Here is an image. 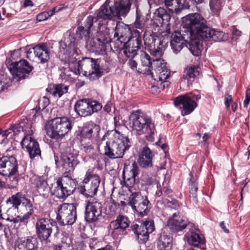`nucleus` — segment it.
<instances>
[{
	"label": "nucleus",
	"instance_id": "393cba45",
	"mask_svg": "<svg viewBox=\"0 0 250 250\" xmlns=\"http://www.w3.org/2000/svg\"><path fill=\"white\" fill-rule=\"evenodd\" d=\"M21 145L23 148H26L31 159L41 156V150L39 144L31 135H25L22 139Z\"/></svg>",
	"mask_w": 250,
	"mask_h": 250
},
{
	"label": "nucleus",
	"instance_id": "a878e982",
	"mask_svg": "<svg viewBox=\"0 0 250 250\" xmlns=\"http://www.w3.org/2000/svg\"><path fill=\"white\" fill-rule=\"evenodd\" d=\"M154 77L155 80L165 81L170 76V70L167 66V63L163 60H154Z\"/></svg>",
	"mask_w": 250,
	"mask_h": 250
},
{
	"label": "nucleus",
	"instance_id": "774afa93",
	"mask_svg": "<svg viewBox=\"0 0 250 250\" xmlns=\"http://www.w3.org/2000/svg\"><path fill=\"white\" fill-rule=\"evenodd\" d=\"M52 248L53 250H63L62 246L61 244L53 245Z\"/></svg>",
	"mask_w": 250,
	"mask_h": 250
},
{
	"label": "nucleus",
	"instance_id": "4d7b16f0",
	"mask_svg": "<svg viewBox=\"0 0 250 250\" xmlns=\"http://www.w3.org/2000/svg\"><path fill=\"white\" fill-rule=\"evenodd\" d=\"M198 188L196 183H192L190 185V193L192 195V197L195 199L197 198L196 192Z\"/></svg>",
	"mask_w": 250,
	"mask_h": 250
},
{
	"label": "nucleus",
	"instance_id": "dca6fc26",
	"mask_svg": "<svg viewBox=\"0 0 250 250\" xmlns=\"http://www.w3.org/2000/svg\"><path fill=\"white\" fill-rule=\"evenodd\" d=\"M131 228L138 238L143 243L148 240L149 234L155 229L154 221L151 219L146 220L140 225L134 224L131 226Z\"/></svg>",
	"mask_w": 250,
	"mask_h": 250
},
{
	"label": "nucleus",
	"instance_id": "7ed1b4c3",
	"mask_svg": "<svg viewBox=\"0 0 250 250\" xmlns=\"http://www.w3.org/2000/svg\"><path fill=\"white\" fill-rule=\"evenodd\" d=\"M129 124L136 135H144L147 141H154L156 132L155 125L151 118L146 114L140 110L133 111L129 116Z\"/></svg>",
	"mask_w": 250,
	"mask_h": 250
},
{
	"label": "nucleus",
	"instance_id": "473e14b6",
	"mask_svg": "<svg viewBox=\"0 0 250 250\" xmlns=\"http://www.w3.org/2000/svg\"><path fill=\"white\" fill-rule=\"evenodd\" d=\"M185 239L189 245L199 247L202 250L205 249V240L198 233L193 231L188 232L185 235Z\"/></svg>",
	"mask_w": 250,
	"mask_h": 250
},
{
	"label": "nucleus",
	"instance_id": "052dcab7",
	"mask_svg": "<svg viewBox=\"0 0 250 250\" xmlns=\"http://www.w3.org/2000/svg\"><path fill=\"white\" fill-rule=\"evenodd\" d=\"M250 102V89H247L246 92V98L244 101V106L247 107Z\"/></svg>",
	"mask_w": 250,
	"mask_h": 250
},
{
	"label": "nucleus",
	"instance_id": "a18cd8bd",
	"mask_svg": "<svg viewBox=\"0 0 250 250\" xmlns=\"http://www.w3.org/2000/svg\"><path fill=\"white\" fill-rule=\"evenodd\" d=\"M145 22L144 16L141 14L140 11L137 9L136 20L134 23V27L142 30V32H143L144 31Z\"/></svg>",
	"mask_w": 250,
	"mask_h": 250
},
{
	"label": "nucleus",
	"instance_id": "bb28decb",
	"mask_svg": "<svg viewBox=\"0 0 250 250\" xmlns=\"http://www.w3.org/2000/svg\"><path fill=\"white\" fill-rule=\"evenodd\" d=\"M139 56L141 62L142 68H139L138 72L143 74L146 73L148 74L149 73L152 77H153L154 60H156L157 59H152L148 54L143 51H140Z\"/></svg>",
	"mask_w": 250,
	"mask_h": 250
},
{
	"label": "nucleus",
	"instance_id": "f3484780",
	"mask_svg": "<svg viewBox=\"0 0 250 250\" xmlns=\"http://www.w3.org/2000/svg\"><path fill=\"white\" fill-rule=\"evenodd\" d=\"M130 221L127 217L120 214L116 219L110 222L109 227L111 234L114 239H117L119 235H123L125 230L129 227Z\"/></svg>",
	"mask_w": 250,
	"mask_h": 250
},
{
	"label": "nucleus",
	"instance_id": "58836bf2",
	"mask_svg": "<svg viewBox=\"0 0 250 250\" xmlns=\"http://www.w3.org/2000/svg\"><path fill=\"white\" fill-rule=\"evenodd\" d=\"M86 45L91 51L98 54H102L106 49V46L94 37L87 41Z\"/></svg>",
	"mask_w": 250,
	"mask_h": 250
},
{
	"label": "nucleus",
	"instance_id": "e433bc0d",
	"mask_svg": "<svg viewBox=\"0 0 250 250\" xmlns=\"http://www.w3.org/2000/svg\"><path fill=\"white\" fill-rule=\"evenodd\" d=\"M172 237L167 233H161L157 241L158 250H171L172 247Z\"/></svg>",
	"mask_w": 250,
	"mask_h": 250
},
{
	"label": "nucleus",
	"instance_id": "37998d69",
	"mask_svg": "<svg viewBox=\"0 0 250 250\" xmlns=\"http://www.w3.org/2000/svg\"><path fill=\"white\" fill-rule=\"evenodd\" d=\"M33 184L36 186L40 193L45 194L50 190L47 182L42 177H35L33 179Z\"/></svg>",
	"mask_w": 250,
	"mask_h": 250
},
{
	"label": "nucleus",
	"instance_id": "e2e57ef3",
	"mask_svg": "<svg viewBox=\"0 0 250 250\" xmlns=\"http://www.w3.org/2000/svg\"><path fill=\"white\" fill-rule=\"evenodd\" d=\"M142 180L146 182V184L151 185L153 182V178L152 177H148V178H146L145 177L144 175H143Z\"/></svg>",
	"mask_w": 250,
	"mask_h": 250
},
{
	"label": "nucleus",
	"instance_id": "a211bd4d",
	"mask_svg": "<svg viewBox=\"0 0 250 250\" xmlns=\"http://www.w3.org/2000/svg\"><path fill=\"white\" fill-rule=\"evenodd\" d=\"M33 67L30 66L28 62L24 60L12 63L9 67L11 73L15 77H17L18 80L24 79L28 77Z\"/></svg>",
	"mask_w": 250,
	"mask_h": 250
},
{
	"label": "nucleus",
	"instance_id": "13d9d810",
	"mask_svg": "<svg viewBox=\"0 0 250 250\" xmlns=\"http://www.w3.org/2000/svg\"><path fill=\"white\" fill-rule=\"evenodd\" d=\"M225 104L227 108L229 109L230 106V103L232 102V98L231 95H229V94H226L225 95Z\"/></svg>",
	"mask_w": 250,
	"mask_h": 250
},
{
	"label": "nucleus",
	"instance_id": "4468645a",
	"mask_svg": "<svg viewBox=\"0 0 250 250\" xmlns=\"http://www.w3.org/2000/svg\"><path fill=\"white\" fill-rule=\"evenodd\" d=\"M102 106L96 101L83 99L77 101L74 106L76 112L81 117H87L102 109Z\"/></svg>",
	"mask_w": 250,
	"mask_h": 250
},
{
	"label": "nucleus",
	"instance_id": "2f4dec72",
	"mask_svg": "<svg viewBox=\"0 0 250 250\" xmlns=\"http://www.w3.org/2000/svg\"><path fill=\"white\" fill-rule=\"evenodd\" d=\"M75 39L69 36L60 42V52L65 55L64 58L69 60V55L74 53L75 50Z\"/></svg>",
	"mask_w": 250,
	"mask_h": 250
},
{
	"label": "nucleus",
	"instance_id": "9b49d317",
	"mask_svg": "<svg viewBox=\"0 0 250 250\" xmlns=\"http://www.w3.org/2000/svg\"><path fill=\"white\" fill-rule=\"evenodd\" d=\"M128 204L140 217L147 215L151 207L147 197L142 196L140 192H133L130 195Z\"/></svg>",
	"mask_w": 250,
	"mask_h": 250
},
{
	"label": "nucleus",
	"instance_id": "412c9836",
	"mask_svg": "<svg viewBox=\"0 0 250 250\" xmlns=\"http://www.w3.org/2000/svg\"><path fill=\"white\" fill-rule=\"evenodd\" d=\"M78 157L77 153L74 151L72 152L71 150L69 151L64 152L62 154V165L64 173H69L74 171L75 167L80 163Z\"/></svg>",
	"mask_w": 250,
	"mask_h": 250
},
{
	"label": "nucleus",
	"instance_id": "cd10ccee",
	"mask_svg": "<svg viewBox=\"0 0 250 250\" xmlns=\"http://www.w3.org/2000/svg\"><path fill=\"white\" fill-rule=\"evenodd\" d=\"M38 242L33 236L18 238L15 245V250H38Z\"/></svg>",
	"mask_w": 250,
	"mask_h": 250
},
{
	"label": "nucleus",
	"instance_id": "bf43d9fd",
	"mask_svg": "<svg viewBox=\"0 0 250 250\" xmlns=\"http://www.w3.org/2000/svg\"><path fill=\"white\" fill-rule=\"evenodd\" d=\"M128 65L130 67L131 69L134 71H136L138 72V69H137V63L133 59H129L128 61Z\"/></svg>",
	"mask_w": 250,
	"mask_h": 250
},
{
	"label": "nucleus",
	"instance_id": "c85d7f7f",
	"mask_svg": "<svg viewBox=\"0 0 250 250\" xmlns=\"http://www.w3.org/2000/svg\"><path fill=\"white\" fill-rule=\"evenodd\" d=\"M131 29L128 25L122 21H118L115 29L114 39L116 38V43H120L121 45L129 38Z\"/></svg>",
	"mask_w": 250,
	"mask_h": 250
},
{
	"label": "nucleus",
	"instance_id": "49530a36",
	"mask_svg": "<svg viewBox=\"0 0 250 250\" xmlns=\"http://www.w3.org/2000/svg\"><path fill=\"white\" fill-rule=\"evenodd\" d=\"M22 198L21 199V204L22 206H24L27 212L25 214H29V216H31L33 212V207L31 201L25 197V196L21 193Z\"/></svg>",
	"mask_w": 250,
	"mask_h": 250
},
{
	"label": "nucleus",
	"instance_id": "338daca9",
	"mask_svg": "<svg viewBox=\"0 0 250 250\" xmlns=\"http://www.w3.org/2000/svg\"><path fill=\"white\" fill-rule=\"evenodd\" d=\"M220 226L221 228V229H222L224 230L225 232L227 233H228L229 232V230L228 229H227L226 228V227L225 225L224 221L220 223Z\"/></svg>",
	"mask_w": 250,
	"mask_h": 250
},
{
	"label": "nucleus",
	"instance_id": "39448f33",
	"mask_svg": "<svg viewBox=\"0 0 250 250\" xmlns=\"http://www.w3.org/2000/svg\"><path fill=\"white\" fill-rule=\"evenodd\" d=\"M113 136V138L106 143L104 155L112 159L122 158L130 146L129 140L117 130L114 131Z\"/></svg>",
	"mask_w": 250,
	"mask_h": 250
},
{
	"label": "nucleus",
	"instance_id": "5701e85b",
	"mask_svg": "<svg viewBox=\"0 0 250 250\" xmlns=\"http://www.w3.org/2000/svg\"><path fill=\"white\" fill-rule=\"evenodd\" d=\"M102 205L98 202L88 203L85 207V219L92 223L100 219L102 217Z\"/></svg>",
	"mask_w": 250,
	"mask_h": 250
},
{
	"label": "nucleus",
	"instance_id": "864d4df0",
	"mask_svg": "<svg viewBox=\"0 0 250 250\" xmlns=\"http://www.w3.org/2000/svg\"><path fill=\"white\" fill-rule=\"evenodd\" d=\"M30 217L28 214H24L23 216L18 215L16 217H14L13 220H12V222L14 223H22L24 225H25L27 223V220Z\"/></svg>",
	"mask_w": 250,
	"mask_h": 250
},
{
	"label": "nucleus",
	"instance_id": "3c124183",
	"mask_svg": "<svg viewBox=\"0 0 250 250\" xmlns=\"http://www.w3.org/2000/svg\"><path fill=\"white\" fill-rule=\"evenodd\" d=\"M59 9L57 10L56 8H54L52 10L48 12H43L38 15L37 20L39 21H42L46 20L48 17L52 16Z\"/></svg>",
	"mask_w": 250,
	"mask_h": 250
},
{
	"label": "nucleus",
	"instance_id": "7c9ffc66",
	"mask_svg": "<svg viewBox=\"0 0 250 250\" xmlns=\"http://www.w3.org/2000/svg\"><path fill=\"white\" fill-rule=\"evenodd\" d=\"M94 19L93 16H89L85 21V27L79 26L77 28V36L81 39H84L86 43L90 39V29L95 23Z\"/></svg>",
	"mask_w": 250,
	"mask_h": 250
},
{
	"label": "nucleus",
	"instance_id": "b1692460",
	"mask_svg": "<svg viewBox=\"0 0 250 250\" xmlns=\"http://www.w3.org/2000/svg\"><path fill=\"white\" fill-rule=\"evenodd\" d=\"M175 106L182 105L185 114L191 113L197 106V103L192 99L190 94L181 95L176 97L174 101Z\"/></svg>",
	"mask_w": 250,
	"mask_h": 250
},
{
	"label": "nucleus",
	"instance_id": "a19ab883",
	"mask_svg": "<svg viewBox=\"0 0 250 250\" xmlns=\"http://www.w3.org/2000/svg\"><path fill=\"white\" fill-rule=\"evenodd\" d=\"M144 41L145 47L147 50L162 44L161 40L154 35L144 34Z\"/></svg>",
	"mask_w": 250,
	"mask_h": 250
},
{
	"label": "nucleus",
	"instance_id": "c9c22d12",
	"mask_svg": "<svg viewBox=\"0 0 250 250\" xmlns=\"http://www.w3.org/2000/svg\"><path fill=\"white\" fill-rule=\"evenodd\" d=\"M100 130L99 126L95 124H86L81 132L82 140L84 139L90 140L95 136H97Z\"/></svg>",
	"mask_w": 250,
	"mask_h": 250
},
{
	"label": "nucleus",
	"instance_id": "f03ea898",
	"mask_svg": "<svg viewBox=\"0 0 250 250\" xmlns=\"http://www.w3.org/2000/svg\"><path fill=\"white\" fill-rule=\"evenodd\" d=\"M200 21V24L204 21L201 15L198 13L189 14L182 18L183 29L180 31H175L171 35L170 45L175 53H179L184 46H187L188 41L192 36V33L199 34L197 30L198 24L196 22Z\"/></svg>",
	"mask_w": 250,
	"mask_h": 250
},
{
	"label": "nucleus",
	"instance_id": "72a5a7b5",
	"mask_svg": "<svg viewBox=\"0 0 250 250\" xmlns=\"http://www.w3.org/2000/svg\"><path fill=\"white\" fill-rule=\"evenodd\" d=\"M165 3L170 11L176 13L180 12L182 9L189 8L187 0H165Z\"/></svg>",
	"mask_w": 250,
	"mask_h": 250
},
{
	"label": "nucleus",
	"instance_id": "6e6552de",
	"mask_svg": "<svg viewBox=\"0 0 250 250\" xmlns=\"http://www.w3.org/2000/svg\"><path fill=\"white\" fill-rule=\"evenodd\" d=\"M77 69L72 71L75 74L81 73L91 81L99 79L102 75V71L99 64L96 61L89 58H85L75 63Z\"/></svg>",
	"mask_w": 250,
	"mask_h": 250
},
{
	"label": "nucleus",
	"instance_id": "8fccbe9b",
	"mask_svg": "<svg viewBox=\"0 0 250 250\" xmlns=\"http://www.w3.org/2000/svg\"><path fill=\"white\" fill-rule=\"evenodd\" d=\"M223 6L222 0H210L209 6L211 10L214 13L218 12Z\"/></svg>",
	"mask_w": 250,
	"mask_h": 250
},
{
	"label": "nucleus",
	"instance_id": "20e7f679",
	"mask_svg": "<svg viewBox=\"0 0 250 250\" xmlns=\"http://www.w3.org/2000/svg\"><path fill=\"white\" fill-rule=\"evenodd\" d=\"M131 5L130 0H121L119 2H114L112 6L103 4L96 13V16H93L94 23H96L100 20V21H102L103 20H111L113 18L125 17L129 11Z\"/></svg>",
	"mask_w": 250,
	"mask_h": 250
},
{
	"label": "nucleus",
	"instance_id": "680f3d73",
	"mask_svg": "<svg viewBox=\"0 0 250 250\" xmlns=\"http://www.w3.org/2000/svg\"><path fill=\"white\" fill-rule=\"evenodd\" d=\"M232 34L233 35V38H235V40H237L238 38L241 36V32L238 29L234 28L232 31Z\"/></svg>",
	"mask_w": 250,
	"mask_h": 250
},
{
	"label": "nucleus",
	"instance_id": "f257e3e1",
	"mask_svg": "<svg viewBox=\"0 0 250 250\" xmlns=\"http://www.w3.org/2000/svg\"><path fill=\"white\" fill-rule=\"evenodd\" d=\"M201 18L204 21L203 23L200 24V21L198 20L196 21L198 24L196 26L199 34L192 33V36L188 41L186 46L195 56H199L201 54L203 48L200 40L223 42L228 39V36L223 32L208 26L206 20L202 15Z\"/></svg>",
	"mask_w": 250,
	"mask_h": 250
},
{
	"label": "nucleus",
	"instance_id": "09e8293b",
	"mask_svg": "<svg viewBox=\"0 0 250 250\" xmlns=\"http://www.w3.org/2000/svg\"><path fill=\"white\" fill-rule=\"evenodd\" d=\"M123 44L124 46V53L126 57L133 58L136 56L139 55V52L138 53L137 50L126 44L125 42L123 43Z\"/></svg>",
	"mask_w": 250,
	"mask_h": 250
},
{
	"label": "nucleus",
	"instance_id": "79ce46f5",
	"mask_svg": "<svg viewBox=\"0 0 250 250\" xmlns=\"http://www.w3.org/2000/svg\"><path fill=\"white\" fill-rule=\"evenodd\" d=\"M68 86L62 84L50 85L47 88L46 91L49 92L54 96L61 97L63 94L67 92Z\"/></svg>",
	"mask_w": 250,
	"mask_h": 250
},
{
	"label": "nucleus",
	"instance_id": "5fc2aeb1",
	"mask_svg": "<svg viewBox=\"0 0 250 250\" xmlns=\"http://www.w3.org/2000/svg\"><path fill=\"white\" fill-rule=\"evenodd\" d=\"M160 45L156 46L154 48H150L148 49L150 53L153 57H156L155 59H160V57L162 56V51L160 50Z\"/></svg>",
	"mask_w": 250,
	"mask_h": 250
},
{
	"label": "nucleus",
	"instance_id": "6e6d98bb",
	"mask_svg": "<svg viewBox=\"0 0 250 250\" xmlns=\"http://www.w3.org/2000/svg\"><path fill=\"white\" fill-rule=\"evenodd\" d=\"M142 32L138 30H134L132 32L131 31V34L129 36L130 39L133 40V41H138V40H142Z\"/></svg>",
	"mask_w": 250,
	"mask_h": 250
},
{
	"label": "nucleus",
	"instance_id": "0e129e2a",
	"mask_svg": "<svg viewBox=\"0 0 250 250\" xmlns=\"http://www.w3.org/2000/svg\"><path fill=\"white\" fill-rule=\"evenodd\" d=\"M104 109L106 112L110 113L111 111V103H108L106 104Z\"/></svg>",
	"mask_w": 250,
	"mask_h": 250
},
{
	"label": "nucleus",
	"instance_id": "4c0bfd02",
	"mask_svg": "<svg viewBox=\"0 0 250 250\" xmlns=\"http://www.w3.org/2000/svg\"><path fill=\"white\" fill-rule=\"evenodd\" d=\"M100 24L101 21H99L98 23V30L96 36L94 37L106 46V44L109 43L111 41L109 37V29L105 25L100 26Z\"/></svg>",
	"mask_w": 250,
	"mask_h": 250
},
{
	"label": "nucleus",
	"instance_id": "6ab92c4d",
	"mask_svg": "<svg viewBox=\"0 0 250 250\" xmlns=\"http://www.w3.org/2000/svg\"><path fill=\"white\" fill-rule=\"evenodd\" d=\"M18 171V164L13 156L0 158V174L3 176L14 175Z\"/></svg>",
	"mask_w": 250,
	"mask_h": 250
},
{
	"label": "nucleus",
	"instance_id": "9d476101",
	"mask_svg": "<svg viewBox=\"0 0 250 250\" xmlns=\"http://www.w3.org/2000/svg\"><path fill=\"white\" fill-rule=\"evenodd\" d=\"M76 188V184L69 176H63L57 180L52 194L60 199H64L73 193Z\"/></svg>",
	"mask_w": 250,
	"mask_h": 250
},
{
	"label": "nucleus",
	"instance_id": "69168bd1",
	"mask_svg": "<svg viewBox=\"0 0 250 250\" xmlns=\"http://www.w3.org/2000/svg\"><path fill=\"white\" fill-rule=\"evenodd\" d=\"M162 82L160 84V88L164 89L166 86L167 87L169 84L168 81H161Z\"/></svg>",
	"mask_w": 250,
	"mask_h": 250
},
{
	"label": "nucleus",
	"instance_id": "f8f14e48",
	"mask_svg": "<svg viewBox=\"0 0 250 250\" xmlns=\"http://www.w3.org/2000/svg\"><path fill=\"white\" fill-rule=\"evenodd\" d=\"M76 219V206L74 204L64 203L59 206L57 220L60 225H72Z\"/></svg>",
	"mask_w": 250,
	"mask_h": 250
},
{
	"label": "nucleus",
	"instance_id": "0eeeda50",
	"mask_svg": "<svg viewBox=\"0 0 250 250\" xmlns=\"http://www.w3.org/2000/svg\"><path fill=\"white\" fill-rule=\"evenodd\" d=\"M35 228L38 238L42 242L44 241L46 243L51 242L50 238L53 233L55 237H57L60 233L57 222L47 218L38 219L35 224Z\"/></svg>",
	"mask_w": 250,
	"mask_h": 250
},
{
	"label": "nucleus",
	"instance_id": "c756f323",
	"mask_svg": "<svg viewBox=\"0 0 250 250\" xmlns=\"http://www.w3.org/2000/svg\"><path fill=\"white\" fill-rule=\"evenodd\" d=\"M154 154L147 146L140 149L138 155V163L144 168L151 167Z\"/></svg>",
	"mask_w": 250,
	"mask_h": 250
},
{
	"label": "nucleus",
	"instance_id": "f704fd0d",
	"mask_svg": "<svg viewBox=\"0 0 250 250\" xmlns=\"http://www.w3.org/2000/svg\"><path fill=\"white\" fill-rule=\"evenodd\" d=\"M200 68L198 65L188 66L184 69L183 79L187 80L188 84H192V82L200 74Z\"/></svg>",
	"mask_w": 250,
	"mask_h": 250
},
{
	"label": "nucleus",
	"instance_id": "1a4fd4ad",
	"mask_svg": "<svg viewBox=\"0 0 250 250\" xmlns=\"http://www.w3.org/2000/svg\"><path fill=\"white\" fill-rule=\"evenodd\" d=\"M100 182V177L88 169L84 179L78 186V189L86 198L92 197L97 194Z\"/></svg>",
	"mask_w": 250,
	"mask_h": 250
},
{
	"label": "nucleus",
	"instance_id": "4be33fe9",
	"mask_svg": "<svg viewBox=\"0 0 250 250\" xmlns=\"http://www.w3.org/2000/svg\"><path fill=\"white\" fill-rule=\"evenodd\" d=\"M33 54L37 61L42 63L47 62L50 59V52L46 43H41L30 49L27 52V58L29 59Z\"/></svg>",
	"mask_w": 250,
	"mask_h": 250
},
{
	"label": "nucleus",
	"instance_id": "de8ad7c7",
	"mask_svg": "<svg viewBox=\"0 0 250 250\" xmlns=\"http://www.w3.org/2000/svg\"><path fill=\"white\" fill-rule=\"evenodd\" d=\"M6 185L7 188H14L17 187L19 183V177L14 175H7Z\"/></svg>",
	"mask_w": 250,
	"mask_h": 250
},
{
	"label": "nucleus",
	"instance_id": "ea45409f",
	"mask_svg": "<svg viewBox=\"0 0 250 250\" xmlns=\"http://www.w3.org/2000/svg\"><path fill=\"white\" fill-rule=\"evenodd\" d=\"M139 168L137 164L134 162L131 166L128 176L126 175L125 172H123V179L125 182L128 186L133 185L136 181V177L139 174Z\"/></svg>",
	"mask_w": 250,
	"mask_h": 250
},
{
	"label": "nucleus",
	"instance_id": "ddd939ff",
	"mask_svg": "<svg viewBox=\"0 0 250 250\" xmlns=\"http://www.w3.org/2000/svg\"><path fill=\"white\" fill-rule=\"evenodd\" d=\"M21 193L18 192L9 197L3 208H0V218L10 222L18 211V207L21 204Z\"/></svg>",
	"mask_w": 250,
	"mask_h": 250
},
{
	"label": "nucleus",
	"instance_id": "603ef678",
	"mask_svg": "<svg viewBox=\"0 0 250 250\" xmlns=\"http://www.w3.org/2000/svg\"><path fill=\"white\" fill-rule=\"evenodd\" d=\"M125 43L138 51L141 46L142 40L133 41L128 38Z\"/></svg>",
	"mask_w": 250,
	"mask_h": 250
},
{
	"label": "nucleus",
	"instance_id": "aec40b11",
	"mask_svg": "<svg viewBox=\"0 0 250 250\" xmlns=\"http://www.w3.org/2000/svg\"><path fill=\"white\" fill-rule=\"evenodd\" d=\"M167 226L172 232L176 233L182 231L187 227L192 228L193 224L188 223L185 218L175 213L168 220Z\"/></svg>",
	"mask_w": 250,
	"mask_h": 250
},
{
	"label": "nucleus",
	"instance_id": "c03bdc74",
	"mask_svg": "<svg viewBox=\"0 0 250 250\" xmlns=\"http://www.w3.org/2000/svg\"><path fill=\"white\" fill-rule=\"evenodd\" d=\"M23 132L30 133V132H32V130H26V129L24 128L23 125H21V124L14 125H12L9 129L6 130L4 132L3 135L7 137L10 135V134H12L10 137H11L12 135H17L19 133H22Z\"/></svg>",
	"mask_w": 250,
	"mask_h": 250
},
{
	"label": "nucleus",
	"instance_id": "2eb2a0df",
	"mask_svg": "<svg viewBox=\"0 0 250 250\" xmlns=\"http://www.w3.org/2000/svg\"><path fill=\"white\" fill-rule=\"evenodd\" d=\"M170 19V14L164 8L159 7L154 13V24L157 26H161L163 29H165V31L163 32L165 36H169L171 34L169 27Z\"/></svg>",
	"mask_w": 250,
	"mask_h": 250
},
{
	"label": "nucleus",
	"instance_id": "423d86ee",
	"mask_svg": "<svg viewBox=\"0 0 250 250\" xmlns=\"http://www.w3.org/2000/svg\"><path fill=\"white\" fill-rule=\"evenodd\" d=\"M72 128V122L66 117L54 118L45 127L47 135L54 139H62Z\"/></svg>",
	"mask_w": 250,
	"mask_h": 250
}]
</instances>
